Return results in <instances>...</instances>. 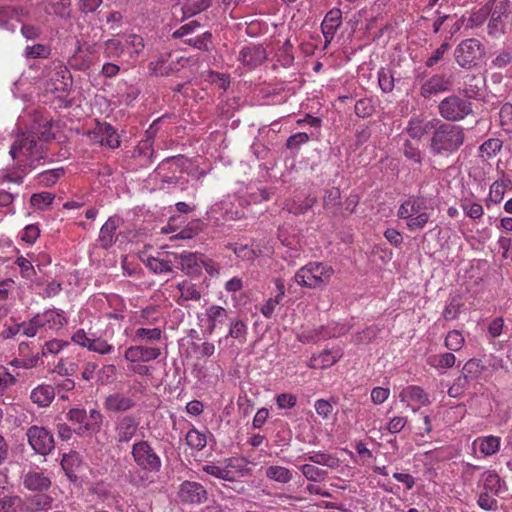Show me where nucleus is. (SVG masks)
I'll return each mask as SVG.
<instances>
[{
  "instance_id": "1",
  "label": "nucleus",
  "mask_w": 512,
  "mask_h": 512,
  "mask_svg": "<svg viewBox=\"0 0 512 512\" xmlns=\"http://www.w3.org/2000/svg\"><path fill=\"white\" fill-rule=\"evenodd\" d=\"M50 120L37 114L27 130L17 136L10 148V155L16 167H7L0 170V185H20L27 173L45 161L47 142L53 137Z\"/></svg>"
},
{
  "instance_id": "2",
  "label": "nucleus",
  "mask_w": 512,
  "mask_h": 512,
  "mask_svg": "<svg viewBox=\"0 0 512 512\" xmlns=\"http://www.w3.org/2000/svg\"><path fill=\"white\" fill-rule=\"evenodd\" d=\"M272 194L271 189L259 183H237V188L232 195H227L209 208L207 219L219 225L226 221L246 218L250 205L268 201Z\"/></svg>"
},
{
  "instance_id": "3",
  "label": "nucleus",
  "mask_w": 512,
  "mask_h": 512,
  "mask_svg": "<svg viewBox=\"0 0 512 512\" xmlns=\"http://www.w3.org/2000/svg\"><path fill=\"white\" fill-rule=\"evenodd\" d=\"M464 141L465 132L462 126L440 121L430 138L429 150L433 155L448 156L457 152Z\"/></svg>"
},
{
  "instance_id": "4",
  "label": "nucleus",
  "mask_w": 512,
  "mask_h": 512,
  "mask_svg": "<svg viewBox=\"0 0 512 512\" xmlns=\"http://www.w3.org/2000/svg\"><path fill=\"white\" fill-rule=\"evenodd\" d=\"M333 273V268L328 264L309 262L296 272L294 279L300 286L316 289L328 284Z\"/></svg>"
},
{
  "instance_id": "5",
  "label": "nucleus",
  "mask_w": 512,
  "mask_h": 512,
  "mask_svg": "<svg viewBox=\"0 0 512 512\" xmlns=\"http://www.w3.org/2000/svg\"><path fill=\"white\" fill-rule=\"evenodd\" d=\"M131 456L136 466L145 473H159L162 460L148 440H138L132 444Z\"/></svg>"
},
{
  "instance_id": "6",
  "label": "nucleus",
  "mask_w": 512,
  "mask_h": 512,
  "mask_svg": "<svg viewBox=\"0 0 512 512\" xmlns=\"http://www.w3.org/2000/svg\"><path fill=\"white\" fill-rule=\"evenodd\" d=\"M398 217L406 220L410 230H420L430 219L428 207L423 199L409 198L398 209Z\"/></svg>"
},
{
  "instance_id": "7",
  "label": "nucleus",
  "mask_w": 512,
  "mask_h": 512,
  "mask_svg": "<svg viewBox=\"0 0 512 512\" xmlns=\"http://www.w3.org/2000/svg\"><path fill=\"white\" fill-rule=\"evenodd\" d=\"M183 159L169 157L163 160L151 175V180L159 184L160 189L176 186L183 178Z\"/></svg>"
},
{
  "instance_id": "8",
  "label": "nucleus",
  "mask_w": 512,
  "mask_h": 512,
  "mask_svg": "<svg viewBox=\"0 0 512 512\" xmlns=\"http://www.w3.org/2000/svg\"><path fill=\"white\" fill-rule=\"evenodd\" d=\"M72 85L71 73L68 68L60 63L54 64L45 76L44 91L62 99L68 95Z\"/></svg>"
},
{
  "instance_id": "9",
  "label": "nucleus",
  "mask_w": 512,
  "mask_h": 512,
  "mask_svg": "<svg viewBox=\"0 0 512 512\" xmlns=\"http://www.w3.org/2000/svg\"><path fill=\"white\" fill-rule=\"evenodd\" d=\"M484 55V47L478 39L461 41L454 51L455 61L465 69L475 67Z\"/></svg>"
},
{
  "instance_id": "10",
  "label": "nucleus",
  "mask_w": 512,
  "mask_h": 512,
  "mask_svg": "<svg viewBox=\"0 0 512 512\" xmlns=\"http://www.w3.org/2000/svg\"><path fill=\"white\" fill-rule=\"evenodd\" d=\"M140 421L131 414L116 418L113 427L114 440L118 447L128 445L138 434Z\"/></svg>"
},
{
  "instance_id": "11",
  "label": "nucleus",
  "mask_w": 512,
  "mask_h": 512,
  "mask_svg": "<svg viewBox=\"0 0 512 512\" xmlns=\"http://www.w3.org/2000/svg\"><path fill=\"white\" fill-rule=\"evenodd\" d=\"M97 58L98 46L96 42L78 40L74 53L68 59V64L73 69L84 71L88 69Z\"/></svg>"
},
{
  "instance_id": "12",
  "label": "nucleus",
  "mask_w": 512,
  "mask_h": 512,
  "mask_svg": "<svg viewBox=\"0 0 512 512\" xmlns=\"http://www.w3.org/2000/svg\"><path fill=\"white\" fill-rule=\"evenodd\" d=\"M440 115L448 121H460L472 112L471 103L459 96H448L439 103Z\"/></svg>"
},
{
  "instance_id": "13",
  "label": "nucleus",
  "mask_w": 512,
  "mask_h": 512,
  "mask_svg": "<svg viewBox=\"0 0 512 512\" xmlns=\"http://www.w3.org/2000/svg\"><path fill=\"white\" fill-rule=\"evenodd\" d=\"M31 448L40 455H48L55 447L54 437L47 428L33 425L26 432Z\"/></svg>"
},
{
  "instance_id": "14",
  "label": "nucleus",
  "mask_w": 512,
  "mask_h": 512,
  "mask_svg": "<svg viewBox=\"0 0 512 512\" xmlns=\"http://www.w3.org/2000/svg\"><path fill=\"white\" fill-rule=\"evenodd\" d=\"M507 0H495L490 9V19L487 26L489 36L499 38L504 33L505 19L508 17Z\"/></svg>"
},
{
  "instance_id": "15",
  "label": "nucleus",
  "mask_w": 512,
  "mask_h": 512,
  "mask_svg": "<svg viewBox=\"0 0 512 512\" xmlns=\"http://www.w3.org/2000/svg\"><path fill=\"white\" fill-rule=\"evenodd\" d=\"M238 462L239 460L230 458L226 460L225 466H219L215 463H208L201 467V471L217 479L233 482L236 480V475L231 470L232 468L239 469L242 476L245 475V473L248 471V469L243 468V466Z\"/></svg>"
},
{
  "instance_id": "16",
  "label": "nucleus",
  "mask_w": 512,
  "mask_h": 512,
  "mask_svg": "<svg viewBox=\"0 0 512 512\" xmlns=\"http://www.w3.org/2000/svg\"><path fill=\"white\" fill-rule=\"evenodd\" d=\"M178 497L183 503L196 505L204 503L208 493L201 483L186 480L179 486Z\"/></svg>"
},
{
  "instance_id": "17",
  "label": "nucleus",
  "mask_w": 512,
  "mask_h": 512,
  "mask_svg": "<svg viewBox=\"0 0 512 512\" xmlns=\"http://www.w3.org/2000/svg\"><path fill=\"white\" fill-rule=\"evenodd\" d=\"M439 123V119H429L428 117L422 115H416L410 118L405 131L412 139L420 140L429 132L434 131Z\"/></svg>"
},
{
  "instance_id": "18",
  "label": "nucleus",
  "mask_w": 512,
  "mask_h": 512,
  "mask_svg": "<svg viewBox=\"0 0 512 512\" xmlns=\"http://www.w3.org/2000/svg\"><path fill=\"white\" fill-rule=\"evenodd\" d=\"M166 117H160L153 121L150 127L145 132V137L141 139L134 149V156L143 157L145 160H151L154 154L153 143L154 138L159 129V125L165 121Z\"/></svg>"
},
{
  "instance_id": "19",
  "label": "nucleus",
  "mask_w": 512,
  "mask_h": 512,
  "mask_svg": "<svg viewBox=\"0 0 512 512\" xmlns=\"http://www.w3.org/2000/svg\"><path fill=\"white\" fill-rule=\"evenodd\" d=\"M399 398L408 406H412V410L414 412L420 407L428 406L430 404L429 395L422 387L416 385H410L403 388L399 393Z\"/></svg>"
},
{
  "instance_id": "20",
  "label": "nucleus",
  "mask_w": 512,
  "mask_h": 512,
  "mask_svg": "<svg viewBox=\"0 0 512 512\" xmlns=\"http://www.w3.org/2000/svg\"><path fill=\"white\" fill-rule=\"evenodd\" d=\"M178 266L188 276H199L203 270V255L184 251L178 255Z\"/></svg>"
},
{
  "instance_id": "21",
  "label": "nucleus",
  "mask_w": 512,
  "mask_h": 512,
  "mask_svg": "<svg viewBox=\"0 0 512 512\" xmlns=\"http://www.w3.org/2000/svg\"><path fill=\"white\" fill-rule=\"evenodd\" d=\"M267 57L266 50L260 45L244 46L238 55V61L249 69H254L261 65Z\"/></svg>"
},
{
  "instance_id": "22",
  "label": "nucleus",
  "mask_w": 512,
  "mask_h": 512,
  "mask_svg": "<svg viewBox=\"0 0 512 512\" xmlns=\"http://www.w3.org/2000/svg\"><path fill=\"white\" fill-rule=\"evenodd\" d=\"M121 222V218L114 215L109 217L107 221L102 225L98 235V242L103 249H109L116 242L118 238L116 231L119 228Z\"/></svg>"
},
{
  "instance_id": "23",
  "label": "nucleus",
  "mask_w": 512,
  "mask_h": 512,
  "mask_svg": "<svg viewBox=\"0 0 512 512\" xmlns=\"http://www.w3.org/2000/svg\"><path fill=\"white\" fill-rule=\"evenodd\" d=\"M23 485L30 491H45L51 486V478L46 471L30 470L23 476Z\"/></svg>"
},
{
  "instance_id": "24",
  "label": "nucleus",
  "mask_w": 512,
  "mask_h": 512,
  "mask_svg": "<svg viewBox=\"0 0 512 512\" xmlns=\"http://www.w3.org/2000/svg\"><path fill=\"white\" fill-rule=\"evenodd\" d=\"M103 423V415L98 409L86 411L84 423L77 426L74 432L79 436L93 435L100 432Z\"/></svg>"
},
{
  "instance_id": "25",
  "label": "nucleus",
  "mask_w": 512,
  "mask_h": 512,
  "mask_svg": "<svg viewBox=\"0 0 512 512\" xmlns=\"http://www.w3.org/2000/svg\"><path fill=\"white\" fill-rule=\"evenodd\" d=\"M160 354L159 348L137 345L126 349L124 358L131 363L149 362L157 359Z\"/></svg>"
},
{
  "instance_id": "26",
  "label": "nucleus",
  "mask_w": 512,
  "mask_h": 512,
  "mask_svg": "<svg viewBox=\"0 0 512 512\" xmlns=\"http://www.w3.org/2000/svg\"><path fill=\"white\" fill-rule=\"evenodd\" d=\"M451 87V81L444 74H436L425 81L420 89L424 98H429L434 94L448 91Z\"/></svg>"
},
{
  "instance_id": "27",
  "label": "nucleus",
  "mask_w": 512,
  "mask_h": 512,
  "mask_svg": "<svg viewBox=\"0 0 512 512\" xmlns=\"http://www.w3.org/2000/svg\"><path fill=\"white\" fill-rule=\"evenodd\" d=\"M136 406V401L122 393H114L105 398L104 408L107 411L118 413L126 412Z\"/></svg>"
},
{
  "instance_id": "28",
  "label": "nucleus",
  "mask_w": 512,
  "mask_h": 512,
  "mask_svg": "<svg viewBox=\"0 0 512 512\" xmlns=\"http://www.w3.org/2000/svg\"><path fill=\"white\" fill-rule=\"evenodd\" d=\"M97 141L102 145L111 149H115L120 145L119 135L117 131L108 123H101L95 129Z\"/></svg>"
},
{
  "instance_id": "29",
  "label": "nucleus",
  "mask_w": 512,
  "mask_h": 512,
  "mask_svg": "<svg viewBox=\"0 0 512 512\" xmlns=\"http://www.w3.org/2000/svg\"><path fill=\"white\" fill-rule=\"evenodd\" d=\"M123 40L124 52L126 60L129 61L137 57L140 52L144 49V40L137 34H123L121 35Z\"/></svg>"
},
{
  "instance_id": "30",
  "label": "nucleus",
  "mask_w": 512,
  "mask_h": 512,
  "mask_svg": "<svg viewBox=\"0 0 512 512\" xmlns=\"http://www.w3.org/2000/svg\"><path fill=\"white\" fill-rule=\"evenodd\" d=\"M55 398V390L51 385L41 384L30 393L31 401L39 407L49 406Z\"/></svg>"
},
{
  "instance_id": "31",
  "label": "nucleus",
  "mask_w": 512,
  "mask_h": 512,
  "mask_svg": "<svg viewBox=\"0 0 512 512\" xmlns=\"http://www.w3.org/2000/svg\"><path fill=\"white\" fill-rule=\"evenodd\" d=\"M341 24V11L338 9L330 10L324 17L321 29L326 42H330L337 28Z\"/></svg>"
},
{
  "instance_id": "32",
  "label": "nucleus",
  "mask_w": 512,
  "mask_h": 512,
  "mask_svg": "<svg viewBox=\"0 0 512 512\" xmlns=\"http://www.w3.org/2000/svg\"><path fill=\"white\" fill-rule=\"evenodd\" d=\"M102 49L104 57L108 59H126L121 35L106 40L102 45Z\"/></svg>"
},
{
  "instance_id": "33",
  "label": "nucleus",
  "mask_w": 512,
  "mask_h": 512,
  "mask_svg": "<svg viewBox=\"0 0 512 512\" xmlns=\"http://www.w3.org/2000/svg\"><path fill=\"white\" fill-rule=\"evenodd\" d=\"M473 447L475 450L478 449L484 456H491L498 452L500 438L493 435L478 437L474 440Z\"/></svg>"
},
{
  "instance_id": "34",
  "label": "nucleus",
  "mask_w": 512,
  "mask_h": 512,
  "mask_svg": "<svg viewBox=\"0 0 512 512\" xmlns=\"http://www.w3.org/2000/svg\"><path fill=\"white\" fill-rule=\"evenodd\" d=\"M149 70L156 76H169L180 71L178 66H172L168 53L161 55L156 61L149 63Z\"/></svg>"
},
{
  "instance_id": "35",
  "label": "nucleus",
  "mask_w": 512,
  "mask_h": 512,
  "mask_svg": "<svg viewBox=\"0 0 512 512\" xmlns=\"http://www.w3.org/2000/svg\"><path fill=\"white\" fill-rule=\"evenodd\" d=\"M143 264L155 274H162L171 271L172 262L166 258H159L150 255H141Z\"/></svg>"
},
{
  "instance_id": "36",
  "label": "nucleus",
  "mask_w": 512,
  "mask_h": 512,
  "mask_svg": "<svg viewBox=\"0 0 512 512\" xmlns=\"http://www.w3.org/2000/svg\"><path fill=\"white\" fill-rule=\"evenodd\" d=\"M481 481L483 482L485 492L499 495L505 490L504 484L495 471H485L481 476Z\"/></svg>"
},
{
  "instance_id": "37",
  "label": "nucleus",
  "mask_w": 512,
  "mask_h": 512,
  "mask_svg": "<svg viewBox=\"0 0 512 512\" xmlns=\"http://www.w3.org/2000/svg\"><path fill=\"white\" fill-rule=\"evenodd\" d=\"M339 358L337 351L325 350L320 354L313 356L308 366L312 369H325L332 366Z\"/></svg>"
},
{
  "instance_id": "38",
  "label": "nucleus",
  "mask_w": 512,
  "mask_h": 512,
  "mask_svg": "<svg viewBox=\"0 0 512 512\" xmlns=\"http://www.w3.org/2000/svg\"><path fill=\"white\" fill-rule=\"evenodd\" d=\"M275 286L277 289V295L275 298L268 299L261 307V312L266 318H271L273 316L276 306L285 294V285L281 279L275 280Z\"/></svg>"
},
{
  "instance_id": "39",
  "label": "nucleus",
  "mask_w": 512,
  "mask_h": 512,
  "mask_svg": "<svg viewBox=\"0 0 512 512\" xmlns=\"http://www.w3.org/2000/svg\"><path fill=\"white\" fill-rule=\"evenodd\" d=\"M265 476L269 480L275 481L280 484H287L293 478L292 472L288 468L280 465L268 466L265 470Z\"/></svg>"
},
{
  "instance_id": "40",
  "label": "nucleus",
  "mask_w": 512,
  "mask_h": 512,
  "mask_svg": "<svg viewBox=\"0 0 512 512\" xmlns=\"http://www.w3.org/2000/svg\"><path fill=\"white\" fill-rule=\"evenodd\" d=\"M81 465L80 457L77 453L65 454L61 460L62 469L70 481L77 480V469Z\"/></svg>"
},
{
  "instance_id": "41",
  "label": "nucleus",
  "mask_w": 512,
  "mask_h": 512,
  "mask_svg": "<svg viewBox=\"0 0 512 512\" xmlns=\"http://www.w3.org/2000/svg\"><path fill=\"white\" fill-rule=\"evenodd\" d=\"M512 182L509 178L502 177L499 180L494 181L489 190L488 198L493 203H500L504 198L505 192L510 188Z\"/></svg>"
},
{
  "instance_id": "42",
  "label": "nucleus",
  "mask_w": 512,
  "mask_h": 512,
  "mask_svg": "<svg viewBox=\"0 0 512 512\" xmlns=\"http://www.w3.org/2000/svg\"><path fill=\"white\" fill-rule=\"evenodd\" d=\"M46 10L62 19H69L72 12L71 0H48Z\"/></svg>"
},
{
  "instance_id": "43",
  "label": "nucleus",
  "mask_w": 512,
  "mask_h": 512,
  "mask_svg": "<svg viewBox=\"0 0 512 512\" xmlns=\"http://www.w3.org/2000/svg\"><path fill=\"white\" fill-rule=\"evenodd\" d=\"M456 357L453 353L446 352L442 354L430 355L427 358V364L435 369H448L454 366Z\"/></svg>"
},
{
  "instance_id": "44",
  "label": "nucleus",
  "mask_w": 512,
  "mask_h": 512,
  "mask_svg": "<svg viewBox=\"0 0 512 512\" xmlns=\"http://www.w3.org/2000/svg\"><path fill=\"white\" fill-rule=\"evenodd\" d=\"M482 372L483 366L481 362L476 359H470L464 364L460 375L472 384L480 377Z\"/></svg>"
},
{
  "instance_id": "45",
  "label": "nucleus",
  "mask_w": 512,
  "mask_h": 512,
  "mask_svg": "<svg viewBox=\"0 0 512 512\" xmlns=\"http://www.w3.org/2000/svg\"><path fill=\"white\" fill-rule=\"evenodd\" d=\"M484 85L485 80L482 76L471 75L468 77V80L465 81L463 91L467 97L477 98Z\"/></svg>"
},
{
  "instance_id": "46",
  "label": "nucleus",
  "mask_w": 512,
  "mask_h": 512,
  "mask_svg": "<svg viewBox=\"0 0 512 512\" xmlns=\"http://www.w3.org/2000/svg\"><path fill=\"white\" fill-rule=\"evenodd\" d=\"M212 4V0H195L187 2L181 6L182 19H187L195 16L196 14L206 10Z\"/></svg>"
},
{
  "instance_id": "47",
  "label": "nucleus",
  "mask_w": 512,
  "mask_h": 512,
  "mask_svg": "<svg viewBox=\"0 0 512 512\" xmlns=\"http://www.w3.org/2000/svg\"><path fill=\"white\" fill-rule=\"evenodd\" d=\"M276 61L282 67L288 68L294 62L293 46L290 40H286L276 52Z\"/></svg>"
},
{
  "instance_id": "48",
  "label": "nucleus",
  "mask_w": 512,
  "mask_h": 512,
  "mask_svg": "<svg viewBox=\"0 0 512 512\" xmlns=\"http://www.w3.org/2000/svg\"><path fill=\"white\" fill-rule=\"evenodd\" d=\"M64 174L65 171L62 167L45 170L37 175V181L44 187H50L63 177Z\"/></svg>"
},
{
  "instance_id": "49",
  "label": "nucleus",
  "mask_w": 512,
  "mask_h": 512,
  "mask_svg": "<svg viewBox=\"0 0 512 512\" xmlns=\"http://www.w3.org/2000/svg\"><path fill=\"white\" fill-rule=\"evenodd\" d=\"M177 288L180 292L181 298L184 300L197 301L201 298V292L198 286L190 281H183L178 283Z\"/></svg>"
},
{
  "instance_id": "50",
  "label": "nucleus",
  "mask_w": 512,
  "mask_h": 512,
  "mask_svg": "<svg viewBox=\"0 0 512 512\" xmlns=\"http://www.w3.org/2000/svg\"><path fill=\"white\" fill-rule=\"evenodd\" d=\"M460 207L464 214L472 220H478L484 215L483 206L480 203L474 202L470 199H463L461 201Z\"/></svg>"
},
{
  "instance_id": "51",
  "label": "nucleus",
  "mask_w": 512,
  "mask_h": 512,
  "mask_svg": "<svg viewBox=\"0 0 512 512\" xmlns=\"http://www.w3.org/2000/svg\"><path fill=\"white\" fill-rule=\"evenodd\" d=\"M185 439H186V444L190 448L198 450V451L202 450L207 444L206 435L204 433L200 432L199 430H197L196 428L190 429L187 432Z\"/></svg>"
},
{
  "instance_id": "52",
  "label": "nucleus",
  "mask_w": 512,
  "mask_h": 512,
  "mask_svg": "<svg viewBox=\"0 0 512 512\" xmlns=\"http://www.w3.org/2000/svg\"><path fill=\"white\" fill-rule=\"evenodd\" d=\"M304 477L313 482H321L327 476L326 470L320 469L312 464H303L299 467Z\"/></svg>"
},
{
  "instance_id": "53",
  "label": "nucleus",
  "mask_w": 512,
  "mask_h": 512,
  "mask_svg": "<svg viewBox=\"0 0 512 512\" xmlns=\"http://www.w3.org/2000/svg\"><path fill=\"white\" fill-rule=\"evenodd\" d=\"M136 340L153 343L159 341L162 337L160 328H138L134 335Z\"/></svg>"
},
{
  "instance_id": "54",
  "label": "nucleus",
  "mask_w": 512,
  "mask_h": 512,
  "mask_svg": "<svg viewBox=\"0 0 512 512\" xmlns=\"http://www.w3.org/2000/svg\"><path fill=\"white\" fill-rule=\"evenodd\" d=\"M231 249L238 258L246 261H253L261 254L260 250L256 251L254 248L244 244L235 243L231 245Z\"/></svg>"
},
{
  "instance_id": "55",
  "label": "nucleus",
  "mask_w": 512,
  "mask_h": 512,
  "mask_svg": "<svg viewBox=\"0 0 512 512\" xmlns=\"http://www.w3.org/2000/svg\"><path fill=\"white\" fill-rule=\"evenodd\" d=\"M502 148V141L498 138L486 140L479 148L482 157L491 158L495 156Z\"/></svg>"
},
{
  "instance_id": "56",
  "label": "nucleus",
  "mask_w": 512,
  "mask_h": 512,
  "mask_svg": "<svg viewBox=\"0 0 512 512\" xmlns=\"http://www.w3.org/2000/svg\"><path fill=\"white\" fill-rule=\"evenodd\" d=\"M357 458L354 457V462L363 465L369 466L374 461L375 457L373 453L366 447V444L363 442H358L356 444Z\"/></svg>"
},
{
  "instance_id": "57",
  "label": "nucleus",
  "mask_w": 512,
  "mask_h": 512,
  "mask_svg": "<svg viewBox=\"0 0 512 512\" xmlns=\"http://www.w3.org/2000/svg\"><path fill=\"white\" fill-rule=\"evenodd\" d=\"M463 306L461 302V298L458 296L452 297L449 299L448 304L446 305L443 315L444 320H453L460 315L461 307Z\"/></svg>"
},
{
  "instance_id": "58",
  "label": "nucleus",
  "mask_w": 512,
  "mask_h": 512,
  "mask_svg": "<svg viewBox=\"0 0 512 512\" xmlns=\"http://www.w3.org/2000/svg\"><path fill=\"white\" fill-rule=\"evenodd\" d=\"M22 508V500L18 496L0 498V512H18Z\"/></svg>"
},
{
  "instance_id": "59",
  "label": "nucleus",
  "mask_w": 512,
  "mask_h": 512,
  "mask_svg": "<svg viewBox=\"0 0 512 512\" xmlns=\"http://www.w3.org/2000/svg\"><path fill=\"white\" fill-rule=\"evenodd\" d=\"M512 62V53L509 50H498L493 54L491 67L502 69Z\"/></svg>"
},
{
  "instance_id": "60",
  "label": "nucleus",
  "mask_w": 512,
  "mask_h": 512,
  "mask_svg": "<svg viewBox=\"0 0 512 512\" xmlns=\"http://www.w3.org/2000/svg\"><path fill=\"white\" fill-rule=\"evenodd\" d=\"M404 156L416 164H421L423 160V154L418 146L412 144L409 140H406L403 144Z\"/></svg>"
},
{
  "instance_id": "61",
  "label": "nucleus",
  "mask_w": 512,
  "mask_h": 512,
  "mask_svg": "<svg viewBox=\"0 0 512 512\" xmlns=\"http://www.w3.org/2000/svg\"><path fill=\"white\" fill-rule=\"evenodd\" d=\"M51 49L48 45L36 43L25 48V56L28 58H47Z\"/></svg>"
},
{
  "instance_id": "62",
  "label": "nucleus",
  "mask_w": 512,
  "mask_h": 512,
  "mask_svg": "<svg viewBox=\"0 0 512 512\" xmlns=\"http://www.w3.org/2000/svg\"><path fill=\"white\" fill-rule=\"evenodd\" d=\"M464 344V336L458 330L450 331L445 338V346L451 351H458Z\"/></svg>"
},
{
  "instance_id": "63",
  "label": "nucleus",
  "mask_w": 512,
  "mask_h": 512,
  "mask_svg": "<svg viewBox=\"0 0 512 512\" xmlns=\"http://www.w3.org/2000/svg\"><path fill=\"white\" fill-rule=\"evenodd\" d=\"M149 473L139 470H131L127 474L128 482L135 487H147L151 481L148 480Z\"/></svg>"
},
{
  "instance_id": "64",
  "label": "nucleus",
  "mask_w": 512,
  "mask_h": 512,
  "mask_svg": "<svg viewBox=\"0 0 512 512\" xmlns=\"http://www.w3.org/2000/svg\"><path fill=\"white\" fill-rule=\"evenodd\" d=\"M471 386V383L462 377L461 375L455 380V382L449 387L448 395L453 398H458L464 394Z\"/></svg>"
}]
</instances>
